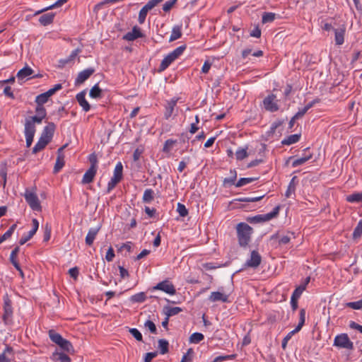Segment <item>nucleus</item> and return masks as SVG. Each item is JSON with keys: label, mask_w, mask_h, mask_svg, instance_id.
Returning a JSON list of instances; mask_svg holds the SVG:
<instances>
[{"label": "nucleus", "mask_w": 362, "mask_h": 362, "mask_svg": "<svg viewBox=\"0 0 362 362\" xmlns=\"http://www.w3.org/2000/svg\"><path fill=\"white\" fill-rule=\"evenodd\" d=\"M55 127L56 126L53 122H49L44 127L40 138L49 144L53 137Z\"/></svg>", "instance_id": "obj_10"}, {"label": "nucleus", "mask_w": 362, "mask_h": 362, "mask_svg": "<svg viewBox=\"0 0 362 362\" xmlns=\"http://www.w3.org/2000/svg\"><path fill=\"white\" fill-rule=\"evenodd\" d=\"M35 132L33 131L30 127H28L27 128H24V134L25 137L26 146L28 148L31 146L33 138L35 136Z\"/></svg>", "instance_id": "obj_25"}, {"label": "nucleus", "mask_w": 362, "mask_h": 362, "mask_svg": "<svg viewBox=\"0 0 362 362\" xmlns=\"http://www.w3.org/2000/svg\"><path fill=\"white\" fill-rule=\"evenodd\" d=\"M153 289L160 290L170 295H174L176 293V289L174 285L168 280H164L158 283L153 287Z\"/></svg>", "instance_id": "obj_7"}, {"label": "nucleus", "mask_w": 362, "mask_h": 362, "mask_svg": "<svg viewBox=\"0 0 362 362\" xmlns=\"http://www.w3.org/2000/svg\"><path fill=\"white\" fill-rule=\"evenodd\" d=\"M169 343L166 339L158 340V348L161 354H165L168 352Z\"/></svg>", "instance_id": "obj_41"}, {"label": "nucleus", "mask_w": 362, "mask_h": 362, "mask_svg": "<svg viewBox=\"0 0 362 362\" xmlns=\"http://www.w3.org/2000/svg\"><path fill=\"white\" fill-rule=\"evenodd\" d=\"M35 112L37 115L40 116V117H45L47 115V112L43 105H37L35 107Z\"/></svg>", "instance_id": "obj_64"}, {"label": "nucleus", "mask_w": 362, "mask_h": 362, "mask_svg": "<svg viewBox=\"0 0 362 362\" xmlns=\"http://www.w3.org/2000/svg\"><path fill=\"white\" fill-rule=\"evenodd\" d=\"M187 46L185 45H181L176 49H175L173 52H170L169 54L171 55V57L175 60L177 59L186 49Z\"/></svg>", "instance_id": "obj_45"}, {"label": "nucleus", "mask_w": 362, "mask_h": 362, "mask_svg": "<svg viewBox=\"0 0 362 362\" xmlns=\"http://www.w3.org/2000/svg\"><path fill=\"white\" fill-rule=\"evenodd\" d=\"M299 315H300L299 322H298L297 327L293 329L296 332H298L305 324V309H301L300 310Z\"/></svg>", "instance_id": "obj_40"}, {"label": "nucleus", "mask_w": 362, "mask_h": 362, "mask_svg": "<svg viewBox=\"0 0 362 362\" xmlns=\"http://www.w3.org/2000/svg\"><path fill=\"white\" fill-rule=\"evenodd\" d=\"M247 149V147L245 148H240L238 149L235 153L236 159L238 160H242L244 158H247L248 156Z\"/></svg>", "instance_id": "obj_48"}, {"label": "nucleus", "mask_w": 362, "mask_h": 362, "mask_svg": "<svg viewBox=\"0 0 362 362\" xmlns=\"http://www.w3.org/2000/svg\"><path fill=\"white\" fill-rule=\"evenodd\" d=\"M55 16V13H47L41 16L39 18V22L41 25L45 26L51 24Z\"/></svg>", "instance_id": "obj_27"}, {"label": "nucleus", "mask_w": 362, "mask_h": 362, "mask_svg": "<svg viewBox=\"0 0 362 362\" xmlns=\"http://www.w3.org/2000/svg\"><path fill=\"white\" fill-rule=\"evenodd\" d=\"M17 227V225L16 224H13L9 228L8 230H7L1 236V239L4 241L6 240V239H8V238H10L12 234L13 233L14 230H16Z\"/></svg>", "instance_id": "obj_55"}, {"label": "nucleus", "mask_w": 362, "mask_h": 362, "mask_svg": "<svg viewBox=\"0 0 362 362\" xmlns=\"http://www.w3.org/2000/svg\"><path fill=\"white\" fill-rule=\"evenodd\" d=\"M53 356L60 362H71L70 358L64 353L55 352L53 354Z\"/></svg>", "instance_id": "obj_51"}, {"label": "nucleus", "mask_w": 362, "mask_h": 362, "mask_svg": "<svg viewBox=\"0 0 362 362\" xmlns=\"http://www.w3.org/2000/svg\"><path fill=\"white\" fill-rule=\"evenodd\" d=\"M182 311V309L180 307H170L168 305L164 306L163 309V313L169 317L176 315Z\"/></svg>", "instance_id": "obj_26"}, {"label": "nucleus", "mask_w": 362, "mask_h": 362, "mask_svg": "<svg viewBox=\"0 0 362 362\" xmlns=\"http://www.w3.org/2000/svg\"><path fill=\"white\" fill-rule=\"evenodd\" d=\"M48 335L52 342L57 344L64 351H70L71 349H73L71 343L69 341L64 339L62 335L57 333L55 330L49 329L48 331Z\"/></svg>", "instance_id": "obj_3"}, {"label": "nucleus", "mask_w": 362, "mask_h": 362, "mask_svg": "<svg viewBox=\"0 0 362 362\" xmlns=\"http://www.w3.org/2000/svg\"><path fill=\"white\" fill-rule=\"evenodd\" d=\"M203 334L194 332L189 337V342L192 344H198L204 339Z\"/></svg>", "instance_id": "obj_47"}, {"label": "nucleus", "mask_w": 362, "mask_h": 362, "mask_svg": "<svg viewBox=\"0 0 362 362\" xmlns=\"http://www.w3.org/2000/svg\"><path fill=\"white\" fill-rule=\"evenodd\" d=\"M175 142H176L175 141L172 140V139L166 140L165 144H164L163 148V151L165 152V153L170 152L171 151L172 148H173V144Z\"/></svg>", "instance_id": "obj_62"}, {"label": "nucleus", "mask_w": 362, "mask_h": 362, "mask_svg": "<svg viewBox=\"0 0 362 362\" xmlns=\"http://www.w3.org/2000/svg\"><path fill=\"white\" fill-rule=\"evenodd\" d=\"M65 148V146H62L59 148L58 152L59 155L57 156L56 163L54 168V173L59 172L64 165V156L60 155V152Z\"/></svg>", "instance_id": "obj_30"}, {"label": "nucleus", "mask_w": 362, "mask_h": 362, "mask_svg": "<svg viewBox=\"0 0 362 362\" xmlns=\"http://www.w3.org/2000/svg\"><path fill=\"white\" fill-rule=\"evenodd\" d=\"M144 327L152 334H157V328L155 323L151 320H147L144 323Z\"/></svg>", "instance_id": "obj_52"}, {"label": "nucleus", "mask_w": 362, "mask_h": 362, "mask_svg": "<svg viewBox=\"0 0 362 362\" xmlns=\"http://www.w3.org/2000/svg\"><path fill=\"white\" fill-rule=\"evenodd\" d=\"M19 247H16L11 252L9 259L11 264L14 266L15 268L18 267V262L17 261V256L19 252Z\"/></svg>", "instance_id": "obj_37"}, {"label": "nucleus", "mask_w": 362, "mask_h": 362, "mask_svg": "<svg viewBox=\"0 0 362 362\" xmlns=\"http://www.w3.org/2000/svg\"><path fill=\"white\" fill-rule=\"evenodd\" d=\"M33 73L34 71L30 67L26 66L18 71L16 77L18 81H23L30 78Z\"/></svg>", "instance_id": "obj_19"}, {"label": "nucleus", "mask_w": 362, "mask_h": 362, "mask_svg": "<svg viewBox=\"0 0 362 362\" xmlns=\"http://www.w3.org/2000/svg\"><path fill=\"white\" fill-rule=\"evenodd\" d=\"M333 30L334 31V40L336 45H342L344 42L346 26L344 25H341L339 28H334L333 29Z\"/></svg>", "instance_id": "obj_15"}, {"label": "nucleus", "mask_w": 362, "mask_h": 362, "mask_svg": "<svg viewBox=\"0 0 362 362\" xmlns=\"http://www.w3.org/2000/svg\"><path fill=\"white\" fill-rule=\"evenodd\" d=\"M238 244L240 247H245L251 240L253 229L245 223H239L236 226Z\"/></svg>", "instance_id": "obj_1"}, {"label": "nucleus", "mask_w": 362, "mask_h": 362, "mask_svg": "<svg viewBox=\"0 0 362 362\" xmlns=\"http://www.w3.org/2000/svg\"><path fill=\"white\" fill-rule=\"evenodd\" d=\"M99 231V228H90L88 232V234L86 237V245L90 246L93 243L95 237Z\"/></svg>", "instance_id": "obj_24"}, {"label": "nucleus", "mask_w": 362, "mask_h": 362, "mask_svg": "<svg viewBox=\"0 0 362 362\" xmlns=\"http://www.w3.org/2000/svg\"><path fill=\"white\" fill-rule=\"evenodd\" d=\"M296 332L294 330L291 331L287 334V335L283 339L281 342V347L284 350H286L288 341L291 339L292 336L295 334Z\"/></svg>", "instance_id": "obj_61"}, {"label": "nucleus", "mask_w": 362, "mask_h": 362, "mask_svg": "<svg viewBox=\"0 0 362 362\" xmlns=\"http://www.w3.org/2000/svg\"><path fill=\"white\" fill-rule=\"evenodd\" d=\"M346 200L349 203H361L362 202V192H354L348 195Z\"/></svg>", "instance_id": "obj_32"}, {"label": "nucleus", "mask_w": 362, "mask_h": 362, "mask_svg": "<svg viewBox=\"0 0 362 362\" xmlns=\"http://www.w3.org/2000/svg\"><path fill=\"white\" fill-rule=\"evenodd\" d=\"M129 332L136 340L143 341L142 334L136 328H130Z\"/></svg>", "instance_id": "obj_57"}, {"label": "nucleus", "mask_w": 362, "mask_h": 362, "mask_svg": "<svg viewBox=\"0 0 362 362\" xmlns=\"http://www.w3.org/2000/svg\"><path fill=\"white\" fill-rule=\"evenodd\" d=\"M258 177H242L235 184L236 187H241L245 185L257 180Z\"/></svg>", "instance_id": "obj_43"}, {"label": "nucleus", "mask_w": 362, "mask_h": 362, "mask_svg": "<svg viewBox=\"0 0 362 362\" xmlns=\"http://www.w3.org/2000/svg\"><path fill=\"white\" fill-rule=\"evenodd\" d=\"M334 346L341 349H346L349 350L354 349V344L350 340L347 334L343 333L338 334L335 337L334 340Z\"/></svg>", "instance_id": "obj_5"}, {"label": "nucleus", "mask_w": 362, "mask_h": 362, "mask_svg": "<svg viewBox=\"0 0 362 362\" xmlns=\"http://www.w3.org/2000/svg\"><path fill=\"white\" fill-rule=\"evenodd\" d=\"M177 211L179 213L180 216L182 217H185L188 214V210L186 206L181 204L178 203L177 206Z\"/></svg>", "instance_id": "obj_59"}, {"label": "nucleus", "mask_w": 362, "mask_h": 362, "mask_svg": "<svg viewBox=\"0 0 362 362\" xmlns=\"http://www.w3.org/2000/svg\"><path fill=\"white\" fill-rule=\"evenodd\" d=\"M182 37V25H175L173 28L169 42H173Z\"/></svg>", "instance_id": "obj_31"}, {"label": "nucleus", "mask_w": 362, "mask_h": 362, "mask_svg": "<svg viewBox=\"0 0 362 362\" xmlns=\"http://www.w3.org/2000/svg\"><path fill=\"white\" fill-rule=\"evenodd\" d=\"M44 118L45 117H40L39 115H35L26 119L25 122V128L30 127L33 131L36 132L35 124H41Z\"/></svg>", "instance_id": "obj_22"}, {"label": "nucleus", "mask_w": 362, "mask_h": 362, "mask_svg": "<svg viewBox=\"0 0 362 362\" xmlns=\"http://www.w3.org/2000/svg\"><path fill=\"white\" fill-rule=\"evenodd\" d=\"M39 228V222L36 218L32 220V229L27 233L24 234L19 240L21 245H24L26 242L30 240L36 233Z\"/></svg>", "instance_id": "obj_9"}, {"label": "nucleus", "mask_w": 362, "mask_h": 362, "mask_svg": "<svg viewBox=\"0 0 362 362\" xmlns=\"http://www.w3.org/2000/svg\"><path fill=\"white\" fill-rule=\"evenodd\" d=\"M97 172V166H90L82 178L83 184H88L93 182Z\"/></svg>", "instance_id": "obj_18"}, {"label": "nucleus", "mask_w": 362, "mask_h": 362, "mask_svg": "<svg viewBox=\"0 0 362 362\" xmlns=\"http://www.w3.org/2000/svg\"><path fill=\"white\" fill-rule=\"evenodd\" d=\"M237 356V354H230V355H225V356H219L214 358V362H221L226 360H232L235 359Z\"/></svg>", "instance_id": "obj_60"}, {"label": "nucleus", "mask_w": 362, "mask_h": 362, "mask_svg": "<svg viewBox=\"0 0 362 362\" xmlns=\"http://www.w3.org/2000/svg\"><path fill=\"white\" fill-rule=\"evenodd\" d=\"M264 197V195L253 197H242L236 199L235 200L240 202H256L261 200Z\"/></svg>", "instance_id": "obj_50"}, {"label": "nucleus", "mask_w": 362, "mask_h": 362, "mask_svg": "<svg viewBox=\"0 0 362 362\" xmlns=\"http://www.w3.org/2000/svg\"><path fill=\"white\" fill-rule=\"evenodd\" d=\"M305 290V285H300L296 288L294 291L293 292V294L291 296V298H294L296 299H298L302 293Z\"/></svg>", "instance_id": "obj_54"}, {"label": "nucleus", "mask_w": 362, "mask_h": 362, "mask_svg": "<svg viewBox=\"0 0 362 362\" xmlns=\"http://www.w3.org/2000/svg\"><path fill=\"white\" fill-rule=\"evenodd\" d=\"M13 315V309L11 301L8 299L4 300L3 320L6 324L11 322Z\"/></svg>", "instance_id": "obj_14"}, {"label": "nucleus", "mask_w": 362, "mask_h": 362, "mask_svg": "<svg viewBox=\"0 0 362 362\" xmlns=\"http://www.w3.org/2000/svg\"><path fill=\"white\" fill-rule=\"evenodd\" d=\"M154 199V192L152 189H146L143 194L144 203L150 204Z\"/></svg>", "instance_id": "obj_34"}, {"label": "nucleus", "mask_w": 362, "mask_h": 362, "mask_svg": "<svg viewBox=\"0 0 362 362\" xmlns=\"http://www.w3.org/2000/svg\"><path fill=\"white\" fill-rule=\"evenodd\" d=\"M297 177L296 176H294L291 180L290 181L289 184H288V188H287V190L285 193V196L286 197H290L291 194L292 193H294L295 192V189H296V183H295V180H296Z\"/></svg>", "instance_id": "obj_44"}, {"label": "nucleus", "mask_w": 362, "mask_h": 362, "mask_svg": "<svg viewBox=\"0 0 362 362\" xmlns=\"http://www.w3.org/2000/svg\"><path fill=\"white\" fill-rule=\"evenodd\" d=\"M300 134H292L288 136L287 138L282 140L281 144L283 145H291L295 144L299 141Z\"/></svg>", "instance_id": "obj_36"}, {"label": "nucleus", "mask_w": 362, "mask_h": 362, "mask_svg": "<svg viewBox=\"0 0 362 362\" xmlns=\"http://www.w3.org/2000/svg\"><path fill=\"white\" fill-rule=\"evenodd\" d=\"M276 98V95L270 94L263 100V105L266 110L271 112H274L279 110V107Z\"/></svg>", "instance_id": "obj_6"}, {"label": "nucleus", "mask_w": 362, "mask_h": 362, "mask_svg": "<svg viewBox=\"0 0 362 362\" xmlns=\"http://www.w3.org/2000/svg\"><path fill=\"white\" fill-rule=\"evenodd\" d=\"M47 144H48L45 141H44L40 137L38 141L33 148V153H37V152L42 151L46 147Z\"/></svg>", "instance_id": "obj_42"}, {"label": "nucleus", "mask_w": 362, "mask_h": 362, "mask_svg": "<svg viewBox=\"0 0 362 362\" xmlns=\"http://www.w3.org/2000/svg\"><path fill=\"white\" fill-rule=\"evenodd\" d=\"M230 177H226L223 180V187H229L232 185H235V180L237 179V172L235 169L230 170Z\"/></svg>", "instance_id": "obj_23"}, {"label": "nucleus", "mask_w": 362, "mask_h": 362, "mask_svg": "<svg viewBox=\"0 0 362 362\" xmlns=\"http://www.w3.org/2000/svg\"><path fill=\"white\" fill-rule=\"evenodd\" d=\"M146 300V295L144 292H140L131 296L130 300L132 303H143Z\"/></svg>", "instance_id": "obj_38"}, {"label": "nucleus", "mask_w": 362, "mask_h": 362, "mask_svg": "<svg viewBox=\"0 0 362 362\" xmlns=\"http://www.w3.org/2000/svg\"><path fill=\"white\" fill-rule=\"evenodd\" d=\"M353 238L356 239L362 235V219H361L353 232Z\"/></svg>", "instance_id": "obj_49"}, {"label": "nucleus", "mask_w": 362, "mask_h": 362, "mask_svg": "<svg viewBox=\"0 0 362 362\" xmlns=\"http://www.w3.org/2000/svg\"><path fill=\"white\" fill-rule=\"evenodd\" d=\"M276 18V14L271 12H264L262 14V23L266 24L273 22Z\"/></svg>", "instance_id": "obj_39"}, {"label": "nucleus", "mask_w": 362, "mask_h": 362, "mask_svg": "<svg viewBox=\"0 0 362 362\" xmlns=\"http://www.w3.org/2000/svg\"><path fill=\"white\" fill-rule=\"evenodd\" d=\"M262 261V257L259 252L256 250L251 252L250 258L246 262L245 266L252 268L257 267Z\"/></svg>", "instance_id": "obj_12"}, {"label": "nucleus", "mask_w": 362, "mask_h": 362, "mask_svg": "<svg viewBox=\"0 0 362 362\" xmlns=\"http://www.w3.org/2000/svg\"><path fill=\"white\" fill-rule=\"evenodd\" d=\"M123 165L121 162H118L115 167V185L119 183L122 177Z\"/></svg>", "instance_id": "obj_28"}, {"label": "nucleus", "mask_w": 362, "mask_h": 362, "mask_svg": "<svg viewBox=\"0 0 362 362\" xmlns=\"http://www.w3.org/2000/svg\"><path fill=\"white\" fill-rule=\"evenodd\" d=\"M187 46L185 45H181L176 49H175L173 52H170L169 54L171 55V57L175 60L177 59L186 49Z\"/></svg>", "instance_id": "obj_46"}, {"label": "nucleus", "mask_w": 362, "mask_h": 362, "mask_svg": "<svg viewBox=\"0 0 362 362\" xmlns=\"http://www.w3.org/2000/svg\"><path fill=\"white\" fill-rule=\"evenodd\" d=\"M49 98L45 95V93L38 95L35 98V103L37 105H43L48 101Z\"/></svg>", "instance_id": "obj_56"}, {"label": "nucleus", "mask_w": 362, "mask_h": 362, "mask_svg": "<svg viewBox=\"0 0 362 362\" xmlns=\"http://www.w3.org/2000/svg\"><path fill=\"white\" fill-rule=\"evenodd\" d=\"M313 158V154L309 153L308 155H305L304 156L295 159L292 163V166L293 168L298 167L299 165H303L308 160L311 159Z\"/></svg>", "instance_id": "obj_35"}, {"label": "nucleus", "mask_w": 362, "mask_h": 362, "mask_svg": "<svg viewBox=\"0 0 362 362\" xmlns=\"http://www.w3.org/2000/svg\"><path fill=\"white\" fill-rule=\"evenodd\" d=\"M279 210L280 206H276L270 213L265 214H258L254 216H249L246 220L247 222L253 224L267 222L272 220V218H276L279 214Z\"/></svg>", "instance_id": "obj_4"}, {"label": "nucleus", "mask_w": 362, "mask_h": 362, "mask_svg": "<svg viewBox=\"0 0 362 362\" xmlns=\"http://www.w3.org/2000/svg\"><path fill=\"white\" fill-rule=\"evenodd\" d=\"M95 72V69L93 68H88L86 69L81 72L78 73L76 80L75 84H82L84 83L93 73Z\"/></svg>", "instance_id": "obj_13"}, {"label": "nucleus", "mask_w": 362, "mask_h": 362, "mask_svg": "<svg viewBox=\"0 0 362 362\" xmlns=\"http://www.w3.org/2000/svg\"><path fill=\"white\" fill-rule=\"evenodd\" d=\"M101 89L96 84L90 90L89 95L93 98H98L100 96Z\"/></svg>", "instance_id": "obj_53"}, {"label": "nucleus", "mask_w": 362, "mask_h": 362, "mask_svg": "<svg viewBox=\"0 0 362 362\" xmlns=\"http://www.w3.org/2000/svg\"><path fill=\"white\" fill-rule=\"evenodd\" d=\"M76 98L80 106L83 108V110L85 112H88L90 110V106L86 99V93L84 91L78 93L76 95Z\"/></svg>", "instance_id": "obj_21"}, {"label": "nucleus", "mask_w": 362, "mask_h": 362, "mask_svg": "<svg viewBox=\"0 0 362 362\" xmlns=\"http://www.w3.org/2000/svg\"><path fill=\"white\" fill-rule=\"evenodd\" d=\"M24 198L29 206L35 211H41L42 206L38 197L36 194V188L26 189L24 193Z\"/></svg>", "instance_id": "obj_2"}, {"label": "nucleus", "mask_w": 362, "mask_h": 362, "mask_svg": "<svg viewBox=\"0 0 362 362\" xmlns=\"http://www.w3.org/2000/svg\"><path fill=\"white\" fill-rule=\"evenodd\" d=\"M346 306L348 308H351L354 310H360L362 308V300L355 301V302H349L346 304Z\"/></svg>", "instance_id": "obj_63"}, {"label": "nucleus", "mask_w": 362, "mask_h": 362, "mask_svg": "<svg viewBox=\"0 0 362 362\" xmlns=\"http://www.w3.org/2000/svg\"><path fill=\"white\" fill-rule=\"evenodd\" d=\"M149 11H147L146 8L143 6L139 13L138 21L140 24H143L146 20L147 13Z\"/></svg>", "instance_id": "obj_58"}, {"label": "nucleus", "mask_w": 362, "mask_h": 362, "mask_svg": "<svg viewBox=\"0 0 362 362\" xmlns=\"http://www.w3.org/2000/svg\"><path fill=\"white\" fill-rule=\"evenodd\" d=\"M145 35L141 32V28L137 25L133 27L131 32H128L123 36V39L127 41H134L137 38L144 37Z\"/></svg>", "instance_id": "obj_11"}, {"label": "nucleus", "mask_w": 362, "mask_h": 362, "mask_svg": "<svg viewBox=\"0 0 362 362\" xmlns=\"http://www.w3.org/2000/svg\"><path fill=\"white\" fill-rule=\"evenodd\" d=\"M209 300L211 302H216V301H221L223 303L229 302L228 296L225 295L219 291L211 292V295L209 297Z\"/></svg>", "instance_id": "obj_20"}, {"label": "nucleus", "mask_w": 362, "mask_h": 362, "mask_svg": "<svg viewBox=\"0 0 362 362\" xmlns=\"http://www.w3.org/2000/svg\"><path fill=\"white\" fill-rule=\"evenodd\" d=\"M177 103V98H172L170 100L167 101L165 105L164 117L165 119H168L173 115L174 108Z\"/></svg>", "instance_id": "obj_17"}, {"label": "nucleus", "mask_w": 362, "mask_h": 362, "mask_svg": "<svg viewBox=\"0 0 362 362\" xmlns=\"http://www.w3.org/2000/svg\"><path fill=\"white\" fill-rule=\"evenodd\" d=\"M174 61V59L171 57L170 54H168L162 60L159 66V71H163L165 70Z\"/></svg>", "instance_id": "obj_33"}, {"label": "nucleus", "mask_w": 362, "mask_h": 362, "mask_svg": "<svg viewBox=\"0 0 362 362\" xmlns=\"http://www.w3.org/2000/svg\"><path fill=\"white\" fill-rule=\"evenodd\" d=\"M290 235H293L294 233L288 232L286 235H281L279 232H277L273 234L270 237L269 240L271 242H273L272 244H274L276 242H277L279 245H286L291 240Z\"/></svg>", "instance_id": "obj_8"}, {"label": "nucleus", "mask_w": 362, "mask_h": 362, "mask_svg": "<svg viewBox=\"0 0 362 362\" xmlns=\"http://www.w3.org/2000/svg\"><path fill=\"white\" fill-rule=\"evenodd\" d=\"M0 177L2 179L1 185L3 188L6 187L7 182V163L2 162L0 165Z\"/></svg>", "instance_id": "obj_29"}, {"label": "nucleus", "mask_w": 362, "mask_h": 362, "mask_svg": "<svg viewBox=\"0 0 362 362\" xmlns=\"http://www.w3.org/2000/svg\"><path fill=\"white\" fill-rule=\"evenodd\" d=\"M14 358V352L12 347L6 346L5 349L0 354V362H11Z\"/></svg>", "instance_id": "obj_16"}]
</instances>
